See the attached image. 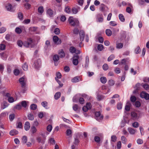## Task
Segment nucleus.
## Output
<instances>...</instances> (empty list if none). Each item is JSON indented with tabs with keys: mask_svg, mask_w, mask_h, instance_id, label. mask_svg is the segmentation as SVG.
Listing matches in <instances>:
<instances>
[{
	"mask_svg": "<svg viewBox=\"0 0 149 149\" xmlns=\"http://www.w3.org/2000/svg\"><path fill=\"white\" fill-rule=\"evenodd\" d=\"M22 68L24 70L27 71L28 68V66L27 64L26 63H25L22 66Z\"/></svg>",
	"mask_w": 149,
	"mask_h": 149,
	"instance_id": "393cba45",
	"label": "nucleus"
},
{
	"mask_svg": "<svg viewBox=\"0 0 149 149\" xmlns=\"http://www.w3.org/2000/svg\"><path fill=\"white\" fill-rule=\"evenodd\" d=\"M24 6L26 9H28L30 8L31 5L28 3H26L24 4Z\"/></svg>",
	"mask_w": 149,
	"mask_h": 149,
	"instance_id": "f704fd0d",
	"label": "nucleus"
},
{
	"mask_svg": "<svg viewBox=\"0 0 149 149\" xmlns=\"http://www.w3.org/2000/svg\"><path fill=\"white\" fill-rule=\"evenodd\" d=\"M48 103L46 101L42 102L41 103L42 105L44 107H47V106Z\"/></svg>",
	"mask_w": 149,
	"mask_h": 149,
	"instance_id": "e2e57ef3",
	"label": "nucleus"
},
{
	"mask_svg": "<svg viewBox=\"0 0 149 149\" xmlns=\"http://www.w3.org/2000/svg\"><path fill=\"white\" fill-rule=\"evenodd\" d=\"M6 46L4 44H0V49L3 50L5 49Z\"/></svg>",
	"mask_w": 149,
	"mask_h": 149,
	"instance_id": "603ef678",
	"label": "nucleus"
},
{
	"mask_svg": "<svg viewBox=\"0 0 149 149\" xmlns=\"http://www.w3.org/2000/svg\"><path fill=\"white\" fill-rule=\"evenodd\" d=\"M17 45L19 47H22L23 45L26 47L32 48L35 46V41L32 38H29L28 39L27 41L24 43L21 40H18L17 42Z\"/></svg>",
	"mask_w": 149,
	"mask_h": 149,
	"instance_id": "f257e3e1",
	"label": "nucleus"
},
{
	"mask_svg": "<svg viewBox=\"0 0 149 149\" xmlns=\"http://www.w3.org/2000/svg\"><path fill=\"white\" fill-rule=\"evenodd\" d=\"M30 22V19H25L23 22V23L24 24H28Z\"/></svg>",
	"mask_w": 149,
	"mask_h": 149,
	"instance_id": "69168bd1",
	"label": "nucleus"
},
{
	"mask_svg": "<svg viewBox=\"0 0 149 149\" xmlns=\"http://www.w3.org/2000/svg\"><path fill=\"white\" fill-rule=\"evenodd\" d=\"M9 104L7 102L4 101L1 103V108L3 109H4L7 107Z\"/></svg>",
	"mask_w": 149,
	"mask_h": 149,
	"instance_id": "9b49d317",
	"label": "nucleus"
},
{
	"mask_svg": "<svg viewBox=\"0 0 149 149\" xmlns=\"http://www.w3.org/2000/svg\"><path fill=\"white\" fill-rule=\"evenodd\" d=\"M76 49V48L72 46L70 47L69 50L71 53H74L75 52Z\"/></svg>",
	"mask_w": 149,
	"mask_h": 149,
	"instance_id": "cd10ccee",
	"label": "nucleus"
},
{
	"mask_svg": "<svg viewBox=\"0 0 149 149\" xmlns=\"http://www.w3.org/2000/svg\"><path fill=\"white\" fill-rule=\"evenodd\" d=\"M47 13L49 16H51L53 14V12L51 9H49L47 11Z\"/></svg>",
	"mask_w": 149,
	"mask_h": 149,
	"instance_id": "2f4dec72",
	"label": "nucleus"
},
{
	"mask_svg": "<svg viewBox=\"0 0 149 149\" xmlns=\"http://www.w3.org/2000/svg\"><path fill=\"white\" fill-rule=\"evenodd\" d=\"M66 135L68 136H69L72 134V131L70 129H68L66 132Z\"/></svg>",
	"mask_w": 149,
	"mask_h": 149,
	"instance_id": "6e6d98bb",
	"label": "nucleus"
},
{
	"mask_svg": "<svg viewBox=\"0 0 149 149\" xmlns=\"http://www.w3.org/2000/svg\"><path fill=\"white\" fill-rule=\"evenodd\" d=\"M121 140L123 144H126L127 141V139L124 136H122L121 137Z\"/></svg>",
	"mask_w": 149,
	"mask_h": 149,
	"instance_id": "412c9836",
	"label": "nucleus"
},
{
	"mask_svg": "<svg viewBox=\"0 0 149 149\" xmlns=\"http://www.w3.org/2000/svg\"><path fill=\"white\" fill-rule=\"evenodd\" d=\"M104 48L102 44H99L98 45L97 49L100 51H102Z\"/></svg>",
	"mask_w": 149,
	"mask_h": 149,
	"instance_id": "c756f323",
	"label": "nucleus"
},
{
	"mask_svg": "<svg viewBox=\"0 0 149 149\" xmlns=\"http://www.w3.org/2000/svg\"><path fill=\"white\" fill-rule=\"evenodd\" d=\"M115 58V56L113 54L110 55L108 58L107 60L109 61H110Z\"/></svg>",
	"mask_w": 149,
	"mask_h": 149,
	"instance_id": "4c0bfd02",
	"label": "nucleus"
},
{
	"mask_svg": "<svg viewBox=\"0 0 149 149\" xmlns=\"http://www.w3.org/2000/svg\"><path fill=\"white\" fill-rule=\"evenodd\" d=\"M21 104L22 106L24 108L26 107L27 106L26 102L25 101H22L21 102Z\"/></svg>",
	"mask_w": 149,
	"mask_h": 149,
	"instance_id": "8fccbe9b",
	"label": "nucleus"
},
{
	"mask_svg": "<svg viewBox=\"0 0 149 149\" xmlns=\"http://www.w3.org/2000/svg\"><path fill=\"white\" fill-rule=\"evenodd\" d=\"M140 96L141 97L144 98L147 100L149 99V94L144 92H142L141 93Z\"/></svg>",
	"mask_w": 149,
	"mask_h": 149,
	"instance_id": "1a4fd4ad",
	"label": "nucleus"
},
{
	"mask_svg": "<svg viewBox=\"0 0 149 149\" xmlns=\"http://www.w3.org/2000/svg\"><path fill=\"white\" fill-rule=\"evenodd\" d=\"M132 125L135 128H137L139 126V124L138 123L135 122L132 124Z\"/></svg>",
	"mask_w": 149,
	"mask_h": 149,
	"instance_id": "09e8293b",
	"label": "nucleus"
},
{
	"mask_svg": "<svg viewBox=\"0 0 149 149\" xmlns=\"http://www.w3.org/2000/svg\"><path fill=\"white\" fill-rule=\"evenodd\" d=\"M6 30V28L3 27L0 28V33H2L4 32Z\"/></svg>",
	"mask_w": 149,
	"mask_h": 149,
	"instance_id": "338daca9",
	"label": "nucleus"
},
{
	"mask_svg": "<svg viewBox=\"0 0 149 149\" xmlns=\"http://www.w3.org/2000/svg\"><path fill=\"white\" fill-rule=\"evenodd\" d=\"M30 127V123L28 122H26L24 124V129L26 131L29 130Z\"/></svg>",
	"mask_w": 149,
	"mask_h": 149,
	"instance_id": "ddd939ff",
	"label": "nucleus"
},
{
	"mask_svg": "<svg viewBox=\"0 0 149 149\" xmlns=\"http://www.w3.org/2000/svg\"><path fill=\"white\" fill-rule=\"evenodd\" d=\"M15 116L14 114H11L9 116V118L10 121H12L14 119Z\"/></svg>",
	"mask_w": 149,
	"mask_h": 149,
	"instance_id": "c85d7f7f",
	"label": "nucleus"
},
{
	"mask_svg": "<svg viewBox=\"0 0 149 149\" xmlns=\"http://www.w3.org/2000/svg\"><path fill=\"white\" fill-rule=\"evenodd\" d=\"M98 40L99 42L101 43H102L104 41V39L102 37H99Z\"/></svg>",
	"mask_w": 149,
	"mask_h": 149,
	"instance_id": "774afa93",
	"label": "nucleus"
},
{
	"mask_svg": "<svg viewBox=\"0 0 149 149\" xmlns=\"http://www.w3.org/2000/svg\"><path fill=\"white\" fill-rule=\"evenodd\" d=\"M103 68L104 70H106L108 69V66L107 64H104L103 66Z\"/></svg>",
	"mask_w": 149,
	"mask_h": 149,
	"instance_id": "bf43d9fd",
	"label": "nucleus"
},
{
	"mask_svg": "<svg viewBox=\"0 0 149 149\" xmlns=\"http://www.w3.org/2000/svg\"><path fill=\"white\" fill-rule=\"evenodd\" d=\"M38 12L40 13H42L44 12V8L42 6H40L38 8Z\"/></svg>",
	"mask_w": 149,
	"mask_h": 149,
	"instance_id": "4be33fe9",
	"label": "nucleus"
},
{
	"mask_svg": "<svg viewBox=\"0 0 149 149\" xmlns=\"http://www.w3.org/2000/svg\"><path fill=\"white\" fill-rule=\"evenodd\" d=\"M18 17L21 20H22L23 19V15L21 13H18Z\"/></svg>",
	"mask_w": 149,
	"mask_h": 149,
	"instance_id": "3c124183",
	"label": "nucleus"
},
{
	"mask_svg": "<svg viewBox=\"0 0 149 149\" xmlns=\"http://www.w3.org/2000/svg\"><path fill=\"white\" fill-rule=\"evenodd\" d=\"M55 79L56 81L58 82V83L59 84L60 87H62L63 86V84L61 83V82L56 77L55 78Z\"/></svg>",
	"mask_w": 149,
	"mask_h": 149,
	"instance_id": "4d7b16f0",
	"label": "nucleus"
},
{
	"mask_svg": "<svg viewBox=\"0 0 149 149\" xmlns=\"http://www.w3.org/2000/svg\"><path fill=\"white\" fill-rule=\"evenodd\" d=\"M127 59V58H124L123 59L121 62V63L122 64H125L126 63H127V62H128Z\"/></svg>",
	"mask_w": 149,
	"mask_h": 149,
	"instance_id": "5fc2aeb1",
	"label": "nucleus"
},
{
	"mask_svg": "<svg viewBox=\"0 0 149 149\" xmlns=\"http://www.w3.org/2000/svg\"><path fill=\"white\" fill-rule=\"evenodd\" d=\"M26 81V79L24 77H21L19 79V82L21 85L22 87L24 88L25 87Z\"/></svg>",
	"mask_w": 149,
	"mask_h": 149,
	"instance_id": "7ed1b4c3",
	"label": "nucleus"
},
{
	"mask_svg": "<svg viewBox=\"0 0 149 149\" xmlns=\"http://www.w3.org/2000/svg\"><path fill=\"white\" fill-rule=\"evenodd\" d=\"M103 21V17L102 14H99L97 16V21L99 22H102Z\"/></svg>",
	"mask_w": 149,
	"mask_h": 149,
	"instance_id": "9d476101",
	"label": "nucleus"
},
{
	"mask_svg": "<svg viewBox=\"0 0 149 149\" xmlns=\"http://www.w3.org/2000/svg\"><path fill=\"white\" fill-rule=\"evenodd\" d=\"M37 105L36 104H31L30 106V108L31 110H35L37 108Z\"/></svg>",
	"mask_w": 149,
	"mask_h": 149,
	"instance_id": "c9c22d12",
	"label": "nucleus"
},
{
	"mask_svg": "<svg viewBox=\"0 0 149 149\" xmlns=\"http://www.w3.org/2000/svg\"><path fill=\"white\" fill-rule=\"evenodd\" d=\"M49 143L52 145H53L55 143V141L54 138H51L49 139Z\"/></svg>",
	"mask_w": 149,
	"mask_h": 149,
	"instance_id": "79ce46f5",
	"label": "nucleus"
},
{
	"mask_svg": "<svg viewBox=\"0 0 149 149\" xmlns=\"http://www.w3.org/2000/svg\"><path fill=\"white\" fill-rule=\"evenodd\" d=\"M100 9L101 11L104 12V15H106V14L105 13V12L108 10V8L104 5L102 4L101 5Z\"/></svg>",
	"mask_w": 149,
	"mask_h": 149,
	"instance_id": "6e6552de",
	"label": "nucleus"
},
{
	"mask_svg": "<svg viewBox=\"0 0 149 149\" xmlns=\"http://www.w3.org/2000/svg\"><path fill=\"white\" fill-rule=\"evenodd\" d=\"M6 8L7 11L13 12L15 11L14 8L10 3L7 4L5 6Z\"/></svg>",
	"mask_w": 149,
	"mask_h": 149,
	"instance_id": "423d86ee",
	"label": "nucleus"
},
{
	"mask_svg": "<svg viewBox=\"0 0 149 149\" xmlns=\"http://www.w3.org/2000/svg\"><path fill=\"white\" fill-rule=\"evenodd\" d=\"M119 17L120 20L123 22L125 21V19L124 16L122 14H120L119 15Z\"/></svg>",
	"mask_w": 149,
	"mask_h": 149,
	"instance_id": "bb28decb",
	"label": "nucleus"
},
{
	"mask_svg": "<svg viewBox=\"0 0 149 149\" xmlns=\"http://www.w3.org/2000/svg\"><path fill=\"white\" fill-rule=\"evenodd\" d=\"M117 146L118 149H120L121 147V143L120 141H118L117 144Z\"/></svg>",
	"mask_w": 149,
	"mask_h": 149,
	"instance_id": "de8ad7c7",
	"label": "nucleus"
},
{
	"mask_svg": "<svg viewBox=\"0 0 149 149\" xmlns=\"http://www.w3.org/2000/svg\"><path fill=\"white\" fill-rule=\"evenodd\" d=\"M52 126L51 125H49L47 127V130L49 132H50L52 130Z\"/></svg>",
	"mask_w": 149,
	"mask_h": 149,
	"instance_id": "052dcab7",
	"label": "nucleus"
},
{
	"mask_svg": "<svg viewBox=\"0 0 149 149\" xmlns=\"http://www.w3.org/2000/svg\"><path fill=\"white\" fill-rule=\"evenodd\" d=\"M80 78L77 76L71 79V81L73 83L78 82L80 80Z\"/></svg>",
	"mask_w": 149,
	"mask_h": 149,
	"instance_id": "4468645a",
	"label": "nucleus"
},
{
	"mask_svg": "<svg viewBox=\"0 0 149 149\" xmlns=\"http://www.w3.org/2000/svg\"><path fill=\"white\" fill-rule=\"evenodd\" d=\"M85 34L84 31L81 30L79 32V35H80V39L81 41H82L84 38V37L85 36Z\"/></svg>",
	"mask_w": 149,
	"mask_h": 149,
	"instance_id": "f8f14e48",
	"label": "nucleus"
},
{
	"mask_svg": "<svg viewBox=\"0 0 149 149\" xmlns=\"http://www.w3.org/2000/svg\"><path fill=\"white\" fill-rule=\"evenodd\" d=\"M28 119L31 120H33L34 118L33 115L31 113L28 114Z\"/></svg>",
	"mask_w": 149,
	"mask_h": 149,
	"instance_id": "b1692460",
	"label": "nucleus"
},
{
	"mask_svg": "<svg viewBox=\"0 0 149 149\" xmlns=\"http://www.w3.org/2000/svg\"><path fill=\"white\" fill-rule=\"evenodd\" d=\"M22 123L21 122H17L16 124L17 127L21 128L22 127Z\"/></svg>",
	"mask_w": 149,
	"mask_h": 149,
	"instance_id": "49530a36",
	"label": "nucleus"
},
{
	"mask_svg": "<svg viewBox=\"0 0 149 149\" xmlns=\"http://www.w3.org/2000/svg\"><path fill=\"white\" fill-rule=\"evenodd\" d=\"M108 83L110 86H113L114 85L115 82L113 80L111 79L109 81Z\"/></svg>",
	"mask_w": 149,
	"mask_h": 149,
	"instance_id": "864d4df0",
	"label": "nucleus"
},
{
	"mask_svg": "<svg viewBox=\"0 0 149 149\" xmlns=\"http://www.w3.org/2000/svg\"><path fill=\"white\" fill-rule=\"evenodd\" d=\"M18 132L15 130H11L10 132V134L12 136L15 135L18 133Z\"/></svg>",
	"mask_w": 149,
	"mask_h": 149,
	"instance_id": "dca6fc26",
	"label": "nucleus"
},
{
	"mask_svg": "<svg viewBox=\"0 0 149 149\" xmlns=\"http://www.w3.org/2000/svg\"><path fill=\"white\" fill-rule=\"evenodd\" d=\"M53 39L54 43L56 45L60 44L61 43V40L56 36H54Z\"/></svg>",
	"mask_w": 149,
	"mask_h": 149,
	"instance_id": "0eeeda50",
	"label": "nucleus"
},
{
	"mask_svg": "<svg viewBox=\"0 0 149 149\" xmlns=\"http://www.w3.org/2000/svg\"><path fill=\"white\" fill-rule=\"evenodd\" d=\"M135 105L136 107H139L141 106V103L140 102L138 101H136L135 103Z\"/></svg>",
	"mask_w": 149,
	"mask_h": 149,
	"instance_id": "0e129e2a",
	"label": "nucleus"
},
{
	"mask_svg": "<svg viewBox=\"0 0 149 149\" xmlns=\"http://www.w3.org/2000/svg\"><path fill=\"white\" fill-rule=\"evenodd\" d=\"M8 101L9 103H11L13 102L14 101V98L12 97H9L8 99Z\"/></svg>",
	"mask_w": 149,
	"mask_h": 149,
	"instance_id": "a19ab883",
	"label": "nucleus"
},
{
	"mask_svg": "<svg viewBox=\"0 0 149 149\" xmlns=\"http://www.w3.org/2000/svg\"><path fill=\"white\" fill-rule=\"evenodd\" d=\"M61 93L60 92H57L54 95V99L56 100H58V98H59L61 96Z\"/></svg>",
	"mask_w": 149,
	"mask_h": 149,
	"instance_id": "6ab92c4d",
	"label": "nucleus"
},
{
	"mask_svg": "<svg viewBox=\"0 0 149 149\" xmlns=\"http://www.w3.org/2000/svg\"><path fill=\"white\" fill-rule=\"evenodd\" d=\"M15 32L18 34H20L22 32V30L19 27H17L15 29Z\"/></svg>",
	"mask_w": 149,
	"mask_h": 149,
	"instance_id": "58836bf2",
	"label": "nucleus"
},
{
	"mask_svg": "<svg viewBox=\"0 0 149 149\" xmlns=\"http://www.w3.org/2000/svg\"><path fill=\"white\" fill-rule=\"evenodd\" d=\"M123 46V44L122 43H118L116 44V47L118 49H120L122 48Z\"/></svg>",
	"mask_w": 149,
	"mask_h": 149,
	"instance_id": "e433bc0d",
	"label": "nucleus"
},
{
	"mask_svg": "<svg viewBox=\"0 0 149 149\" xmlns=\"http://www.w3.org/2000/svg\"><path fill=\"white\" fill-rule=\"evenodd\" d=\"M78 60L77 59H73V63L74 65H77L78 63Z\"/></svg>",
	"mask_w": 149,
	"mask_h": 149,
	"instance_id": "680f3d73",
	"label": "nucleus"
},
{
	"mask_svg": "<svg viewBox=\"0 0 149 149\" xmlns=\"http://www.w3.org/2000/svg\"><path fill=\"white\" fill-rule=\"evenodd\" d=\"M100 81L103 84L106 83L107 81V79L106 77H102L100 78Z\"/></svg>",
	"mask_w": 149,
	"mask_h": 149,
	"instance_id": "a211bd4d",
	"label": "nucleus"
},
{
	"mask_svg": "<svg viewBox=\"0 0 149 149\" xmlns=\"http://www.w3.org/2000/svg\"><path fill=\"white\" fill-rule=\"evenodd\" d=\"M41 64V61L40 59L36 61L34 63V67L36 69H38L40 67Z\"/></svg>",
	"mask_w": 149,
	"mask_h": 149,
	"instance_id": "39448f33",
	"label": "nucleus"
},
{
	"mask_svg": "<svg viewBox=\"0 0 149 149\" xmlns=\"http://www.w3.org/2000/svg\"><path fill=\"white\" fill-rule=\"evenodd\" d=\"M31 132L33 134L36 132L37 129L34 126H33L31 127Z\"/></svg>",
	"mask_w": 149,
	"mask_h": 149,
	"instance_id": "37998d69",
	"label": "nucleus"
},
{
	"mask_svg": "<svg viewBox=\"0 0 149 149\" xmlns=\"http://www.w3.org/2000/svg\"><path fill=\"white\" fill-rule=\"evenodd\" d=\"M14 72L15 75H18L19 74V71L18 69H15L14 71Z\"/></svg>",
	"mask_w": 149,
	"mask_h": 149,
	"instance_id": "13d9d810",
	"label": "nucleus"
},
{
	"mask_svg": "<svg viewBox=\"0 0 149 149\" xmlns=\"http://www.w3.org/2000/svg\"><path fill=\"white\" fill-rule=\"evenodd\" d=\"M131 116L132 117V118L134 119H136V117L137 116V114L136 113L134 112H132L131 113Z\"/></svg>",
	"mask_w": 149,
	"mask_h": 149,
	"instance_id": "c03bdc74",
	"label": "nucleus"
},
{
	"mask_svg": "<svg viewBox=\"0 0 149 149\" xmlns=\"http://www.w3.org/2000/svg\"><path fill=\"white\" fill-rule=\"evenodd\" d=\"M68 22L70 25L72 26H78L79 22L76 18H74L72 17H70L68 19Z\"/></svg>",
	"mask_w": 149,
	"mask_h": 149,
	"instance_id": "f03ea898",
	"label": "nucleus"
},
{
	"mask_svg": "<svg viewBox=\"0 0 149 149\" xmlns=\"http://www.w3.org/2000/svg\"><path fill=\"white\" fill-rule=\"evenodd\" d=\"M36 140L39 143H42L44 144L45 141L42 139L41 137L38 136L36 138Z\"/></svg>",
	"mask_w": 149,
	"mask_h": 149,
	"instance_id": "f3484780",
	"label": "nucleus"
},
{
	"mask_svg": "<svg viewBox=\"0 0 149 149\" xmlns=\"http://www.w3.org/2000/svg\"><path fill=\"white\" fill-rule=\"evenodd\" d=\"M89 63V58L88 56L86 57V61L85 65V67L87 68L88 67Z\"/></svg>",
	"mask_w": 149,
	"mask_h": 149,
	"instance_id": "473e14b6",
	"label": "nucleus"
},
{
	"mask_svg": "<svg viewBox=\"0 0 149 149\" xmlns=\"http://www.w3.org/2000/svg\"><path fill=\"white\" fill-rule=\"evenodd\" d=\"M53 59L54 62L57 61L59 59V56L58 55H54L53 57Z\"/></svg>",
	"mask_w": 149,
	"mask_h": 149,
	"instance_id": "a878e982",
	"label": "nucleus"
},
{
	"mask_svg": "<svg viewBox=\"0 0 149 149\" xmlns=\"http://www.w3.org/2000/svg\"><path fill=\"white\" fill-rule=\"evenodd\" d=\"M106 33L108 36H110L112 34V32L110 29H107L106 30Z\"/></svg>",
	"mask_w": 149,
	"mask_h": 149,
	"instance_id": "5701e85b",
	"label": "nucleus"
},
{
	"mask_svg": "<svg viewBox=\"0 0 149 149\" xmlns=\"http://www.w3.org/2000/svg\"><path fill=\"white\" fill-rule=\"evenodd\" d=\"M22 142L23 143H26L27 141V136H23L22 139Z\"/></svg>",
	"mask_w": 149,
	"mask_h": 149,
	"instance_id": "7c9ffc66",
	"label": "nucleus"
},
{
	"mask_svg": "<svg viewBox=\"0 0 149 149\" xmlns=\"http://www.w3.org/2000/svg\"><path fill=\"white\" fill-rule=\"evenodd\" d=\"M95 118L99 121L102 120L103 118V116L101 115L100 113L99 112H96L95 113Z\"/></svg>",
	"mask_w": 149,
	"mask_h": 149,
	"instance_id": "20e7f679",
	"label": "nucleus"
},
{
	"mask_svg": "<svg viewBox=\"0 0 149 149\" xmlns=\"http://www.w3.org/2000/svg\"><path fill=\"white\" fill-rule=\"evenodd\" d=\"M142 86L146 90H148L149 89V86L147 84L143 85Z\"/></svg>",
	"mask_w": 149,
	"mask_h": 149,
	"instance_id": "a18cd8bd",
	"label": "nucleus"
},
{
	"mask_svg": "<svg viewBox=\"0 0 149 149\" xmlns=\"http://www.w3.org/2000/svg\"><path fill=\"white\" fill-rule=\"evenodd\" d=\"M128 131L130 134H135L136 132V130L131 128H129L128 129Z\"/></svg>",
	"mask_w": 149,
	"mask_h": 149,
	"instance_id": "2eb2a0df",
	"label": "nucleus"
},
{
	"mask_svg": "<svg viewBox=\"0 0 149 149\" xmlns=\"http://www.w3.org/2000/svg\"><path fill=\"white\" fill-rule=\"evenodd\" d=\"M56 34L58 35L60 33V30L59 28H56L55 29L54 31Z\"/></svg>",
	"mask_w": 149,
	"mask_h": 149,
	"instance_id": "ea45409f",
	"label": "nucleus"
},
{
	"mask_svg": "<svg viewBox=\"0 0 149 149\" xmlns=\"http://www.w3.org/2000/svg\"><path fill=\"white\" fill-rule=\"evenodd\" d=\"M58 54L61 58L64 57L65 55V53L63 50H61L59 52Z\"/></svg>",
	"mask_w": 149,
	"mask_h": 149,
	"instance_id": "aec40b11",
	"label": "nucleus"
},
{
	"mask_svg": "<svg viewBox=\"0 0 149 149\" xmlns=\"http://www.w3.org/2000/svg\"><path fill=\"white\" fill-rule=\"evenodd\" d=\"M117 137L115 135H112L111 137V141L115 142L116 141Z\"/></svg>",
	"mask_w": 149,
	"mask_h": 149,
	"instance_id": "72a5a7b5",
	"label": "nucleus"
}]
</instances>
